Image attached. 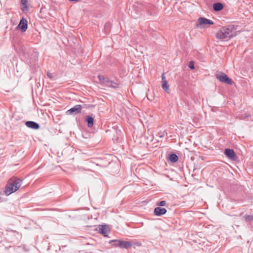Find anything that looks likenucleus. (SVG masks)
Returning <instances> with one entry per match:
<instances>
[{
  "label": "nucleus",
  "instance_id": "nucleus-22",
  "mask_svg": "<svg viewBox=\"0 0 253 253\" xmlns=\"http://www.w3.org/2000/svg\"><path fill=\"white\" fill-rule=\"evenodd\" d=\"M22 180L20 178H17V191L21 187Z\"/></svg>",
  "mask_w": 253,
  "mask_h": 253
},
{
  "label": "nucleus",
  "instance_id": "nucleus-27",
  "mask_svg": "<svg viewBox=\"0 0 253 253\" xmlns=\"http://www.w3.org/2000/svg\"><path fill=\"white\" fill-rule=\"evenodd\" d=\"M4 194V192H0V199H1L2 198V196H3Z\"/></svg>",
  "mask_w": 253,
  "mask_h": 253
},
{
  "label": "nucleus",
  "instance_id": "nucleus-15",
  "mask_svg": "<svg viewBox=\"0 0 253 253\" xmlns=\"http://www.w3.org/2000/svg\"><path fill=\"white\" fill-rule=\"evenodd\" d=\"M85 121L87 123V126L89 127H92L94 125V118L90 115L86 116Z\"/></svg>",
  "mask_w": 253,
  "mask_h": 253
},
{
  "label": "nucleus",
  "instance_id": "nucleus-4",
  "mask_svg": "<svg viewBox=\"0 0 253 253\" xmlns=\"http://www.w3.org/2000/svg\"><path fill=\"white\" fill-rule=\"evenodd\" d=\"M216 78L221 82L225 83L227 84H232L233 81L228 76L223 73H220L216 75Z\"/></svg>",
  "mask_w": 253,
  "mask_h": 253
},
{
  "label": "nucleus",
  "instance_id": "nucleus-18",
  "mask_svg": "<svg viewBox=\"0 0 253 253\" xmlns=\"http://www.w3.org/2000/svg\"><path fill=\"white\" fill-rule=\"evenodd\" d=\"M119 84L111 81L107 86L114 88H117L119 87Z\"/></svg>",
  "mask_w": 253,
  "mask_h": 253
},
{
  "label": "nucleus",
  "instance_id": "nucleus-2",
  "mask_svg": "<svg viewBox=\"0 0 253 253\" xmlns=\"http://www.w3.org/2000/svg\"><path fill=\"white\" fill-rule=\"evenodd\" d=\"M15 191L16 177H13L8 180L3 192L4 194L7 196Z\"/></svg>",
  "mask_w": 253,
  "mask_h": 253
},
{
  "label": "nucleus",
  "instance_id": "nucleus-16",
  "mask_svg": "<svg viewBox=\"0 0 253 253\" xmlns=\"http://www.w3.org/2000/svg\"><path fill=\"white\" fill-rule=\"evenodd\" d=\"M213 10L215 11H219L223 8V5L220 2H216L213 4Z\"/></svg>",
  "mask_w": 253,
  "mask_h": 253
},
{
  "label": "nucleus",
  "instance_id": "nucleus-12",
  "mask_svg": "<svg viewBox=\"0 0 253 253\" xmlns=\"http://www.w3.org/2000/svg\"><path fill=\"white\" fill-rule=\"evenodd\" d=\"M167 210L164 208L157 207L154 209V213L157 216H161L167 212Z\"/></svg>",
  "mask_w": 253,
  "mask_h": 253
},
{
  "label": "nucleus",
  "instance_id": "nucleus-11",
  "mask_svg": "<svg viewBox=\"0 0 253 253\" xmlns=\"http://www.w3.org/2000/svg\"><path fill=\"white\" fill-rule=\"evenodd\" d=\"M20 8L24 13H27L29 10L28 0H20Z\"/></svg>",
  "mask_w": 253,
  "mask_h": 253
},
{
  "label": "nucleus",
  "instance_id": "nucleus-29",
  "mask_svg": "<svg viewBox=\"0 0 253 253\" xmlns=\"http://www.w3.org/2000/svg\"><path fill=\"white\" fill-rule=\"evenodd\" d=\"M163 136H164V135H160V137H163Z\"/></svg>",
  "mask_w": 253,
  "mask_h": 253
},
{
  "label": "nucleus",
  "instance_id": "nucleus-19",
  "mask_svg": "<svg viewBox=\"0 0 253 253\" xmlns=\"http://www.w3.org/2000/svg\"><path fill=\"white\" fill-rule=\"evenodd\" d=\"M162 87L166 92L168 93L169 92V86L168 84V82L166 80H165L162 84Z\"/></svg>",
  "mask_w": 253,
  "mask_h": 253
},
{
  "label": "nucleus",
  "instance_id": "nucleus-8",
  "mask_svg": "<svg viewBox=\"0 0 253 253\" xmlns=\"http://www.w3.org/2000/svg\"><path fill=\"white\" fill-rule=\"evenodd\" d=\"M82 107L81 105H76L68 110L66 113L67 115H76L81 112Z\"/></svg>",
  "mask_w": 253,
  "mask_h": 253
},
{
  "label": "nucleus",
  "instance_id": "nucleus-13",
  "mask_svg": "<svg viewBox=\"0 0 253 253\" xmlns=\"http://www.w3.org/2000/svg\"><path fill=\"white\" fill-rule=\"evenodd\" d=\"M25 124L28 127L34 129H38L40 128L39 124L33 121H27Z\"/></svg>",
  "mask_w": 253,
  "mask_h": 253
},
{
  "label": "nucleus",
  "instance_id": "nucleus-7",
  "mask_svg": "<svg viewBox=\"0 0 253 253\" xmlns=\"http://www.w3.org/2000/svg\"><path fill=\"white\" fill-rule=\"evenodd\" d=\"M96 230L103 235L104 237H108V233L110 231L109 226L107 225H99L98 226Z\"/></svg>",
  "mask_w": 253,
  "mask_h": 253
},
{
  "label": "nucleus",
  "instance_id": "nucleus-9",
  "mask_svg": "<svg viewBox=\"0 0 253 253\" xmlns=\"http://www.w3.org/2000/svg\"><path fill=\"white\" fill-rule=\"evenodd\" d=\"M213 22L210 19H207L205 17H200L198 18L196 26L197 27H199L200 25H213Z\"/></svg>",
  "mask_w": 253,
  "mask_h": 253
},
{
  "label": "nucleus",
  "instance_id": "nucleus-20",
  "mask_svg": "<svg viewBox=\"0 0 253 253\" xmlns=\"http://www.w3.org/2000/svg\"><path fill=\"white\" fill-rule=\"evenodd\" d=\"M243 217L247 222L253 221V215H245Z\"/></svg>",
  "mask_w": 253,
  "mask_h": 253
},
{
  "label": "nucleus",
  "instance_id": "nucleus-25",
  "mask_svg": "<svg viewBox=\"0 0 253 253\" xmlns=\"http://www.w3.org/2000/svg\"><path fill=\"white\" fill-rule=\"evenodd\" d=\"M47 76L51 80H53V77L51 74V73H49V72H47Z\"/></svg>",
  "mask_w": 253,
  "mask_h": 253
},
{
  "label": "nucleus",
  "instance_id": "nucleus-14",
  "mask_svg": "<svg viewBox=\"0 0 253 253\" xmlns=\"http://www.w3.org/2000/svg\"><path fill=\"white\" fill-rule=\"evenodd\" d=\"M98 78L99 81L106 86H108L111 81L108 77H105L102 75H98Z\"/></svg>",
  "mask_w": 253,
  "mask_h": 253
},
{
  "label": "nucleus",
  "instance_id": "nucleus-21",
  "mask_svg": "<svg viewBox=\"0 0 253 253\" xmlns=\"http://www.w3.org/2000/svg\"><path fill=\"white\" fill-rule=\"evenodd\" d=\"M15 34L14 33V31H12V33L10 34V39L12 40V43L13 45L14 46L15 44Z\"/></svg>",
  "mask_w": 253,
  "mask_h": 253
},
{
  "label": "nucleus",
  "instance_id": "nucleus-5",
  "mask_svg": "<svg viewBox=\"0 0 253 253\" xmlns=\"http://www.w3.org/2000/svg\"><path fill=\"white\" fill-rule=\"evenodd\" d=\"M28 23L27 20L22 17L20 20L19 23L17 26V30H19L22 32H25L28 29Z\"/></svg>",
  "mask_w": 253,
  "mask_h": 253
},
{
  "label": "nucleus",
  "instance_id": "nucleus-1",
  "mask_svg": "<svg viewBox=\"0 0 253 253\" xmlns=\"http://www.w3.org/2000/svg\"><path fill=\"white\" fill-rule=\"evenodd\" d=\"M236 27L233 25L223 27L216 33V38L221 41H228L236 36Z\"/></svg>",
  "mask_w": 253,
  "mask_h": 253
},
{
  "label": "nucleus",
  "instance_id": "nucleus-26",
  "mask_svg": "<svg viewBox=\"0 0 253 253\" xmlns=\"http://www.w3.org/2000/svg\"><path fill=\"white\" fill-rule=\"evenodd\" d=\"M162 81H163V83L164 82V81L165 80H166V78H165V76L164 74H163L162 75Z\"/></svg>",
  "mask_w": 253,
  "mask_h": 253
},
{
  "label": "nucleus",
  "instance_id": "nucleus-23",
  "mask_svg": "<svg viewBox=\"0 0 253 253\" xmlns=\"http://www.w3.org/2000/svg\"><path fill=\"white\" fill-rule=\"evenodd\" d=\"M166 202L165 201H161L157 204V205L160 207H163V206H165L166 205Z\"/></svg>",
  "mask_w": 253,
  "mask_h": 253
},
{
  "label": "nucleus",
  "instance_id": "nucleus-24",
  "mask_svg": "<svg viewBox=\"0 0 253 253\" xmlns=\"http://www.w3.org/2000/svg\"><path fill=\"white\" fill-rule=\"evenodd\" d=\"M189 68L191 69H194V63L193 61H191L189 62Z\"/></svg>",
  "mask_w": 253,
  "mask_h": 253
},
{
  "label": "nucleus",
  "instance_id": "nucleus-17",
  "mask_svg": "<svg viewBox=\"0 0 253 253\" xmlns=\"http://www.w3.org/2000/svg\"><path fill=\"white\" fill-rule=\"evenodd\" d=\"M178 160V156L174 153H171L169 155V160L172 163H175Z\"/></svg>",
  "mask_w": 253,
  "mask_h": 253
},
{
  "label": "nucleus",
  "instance_id": "nucleus-10",
  "mask_svg": "<svg viewBox=\"0 0 253 253\" xmlns=\"http://www.w3.org/2000/svg\"><path fill=\"white\" fill-rule=\"evenodd\" d=\"M19 55L22 60H24L27 57V51L24 46H20L19 49Z\"/></svg>",
  "mask_w": 253,
  "mask_h": 253
},
{
  "label": "nucleus",
  "instance_id": "nucleus-28",
  "mask_svg": "<svg viewBox=\"0 0 253 253\" xmlns=\"http://www.w3.org/2000/svg\"><path fill=\"white\" fill-rule=\"evenodd\" d=\"M70 1H78L79 0H69Z\"/></svg>",
  "mask_w": 253,
  "mask_h": 253
},
{
  "label": "nucleus",
  "instance_id": "nucleus-3",
  "mask_svg": "<svg viewBox=\"0 0 253 253\" xmlns=\"http://www.w3.org/2000/svg\"><path fill=\"white\" fill-rule=\"evenodd\" d=\"M109 243L114 246L126 249H129L132 246V244L130 242H126L118 240H111L109 241Z\"/></svg>",
  "mask_w": 253,
  "mask_h": 253
},
{
  "label": "nucleus",
  "instance_id": "nucleus-6",
  "mask_svg": "<svg viewBox=\"0 0 253 253\" xmlns=\"http://www.w3.org/2000/svg\"><path fill=\"white\" fill-rule=\"evenodd\" d=\"M224 154L230 160L233 161H236L238 157L235 152L233 149H225L224 150Z\"/></svg>",
  "mask_w": 253,
  "mask_h": 253
}]
</instances>
